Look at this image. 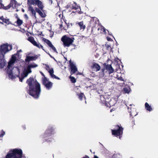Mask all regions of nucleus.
Wrapping results in <instances>:
<instances>
[{"mask_svg": "<svg viewBox=\"0 0 158 158\" xmlns=\"http://www.w3.org/2000/svg\"><path fill=\"white\" fill-rule=\"evenodd\" d=\"M27 4L37 5L38 8L43 11L44 6L42 2L40 0H27Z\"/></svg>", "mask_w": 158, "mask_h": 158, "instance_id": "obj_7", "label": "nucleus"}, {"mask_svg": "<svg viewBox=\"0 0 158 158\" xmlns=\"http://www.w3.org/2000/svg\"><path fill=\"white\" fill-rule=\"evenodd\" d=\"M132 124H135V121H132Z\"/></svg>", "mask_w": 158, "mask_h": 158, "instance_id": "obj_56", "label": "nucleus"}, {"mask_svg": "<svg viewBox=\"0 0 158 158\" xmlns=\"http://www.w3.org/2000/svg\"><path fill=\"white\" fill-rule=\"evenodd\" d=\"M11 66L9 67L8 65L7 72L9 76H11L13 74L12 69H11Z\"/></svg>", "mask_w": 158, "mask_h": 158, "instance_id": "obj_28", "label": "nucleus"}, {"mask_svg": "<svg viewBox=\"0 0 158 158\" xmlns=\"http://www.w3.org/2000/svg\"><path fill=\"white\" fill-rule=\"evenodd\" d=\"M64 21L65 22V23L66 24L67 27H63V29H64L65 30H66L67 29H68L69 27H70V26H72V24H69V23H67L66 22V20L65 21L64 20Z\"/></svg>", "mask_w": 158, "mask_h": 158, "instance_id": "obj_35", "label": "nucleus"}, {"mask_svg": "<svg viewBox=\"0 0 158 158\" xmlns=\"http://www.w3.org/2000/svg\"><path fill=\"white\" fill-rule=\"evenodd\" d=\"M22 52V50L21 49L17 51L18 52Z\"/></svg>", "mask_w": 158, "mask_h": 158, "instance_id": "obj_54", "label": "nucleus"}, {"mask_svg": "<svg viewBox=\"0 0 158 158\" xmlns=\"http://www.w3.org/2000/svg\"><path fill=\"white\" fill-rule=\"evenodd\" d=\"M130 89H131L130 87L127 86L124 88L123 90L124 93L128 94L130 92Z\"/></svg>", "mask_w": 158, "mask_h": 158, "instance_id": "obj_32", "label": "nucleus"}, {"mask_svg": "<svg viewBox=\"0 0 158 158\" xmlns=\"http://www.w3.org/2000/svg\"><path fill=\"white\" fill-rule=\"evenodd\" d=\"M43 40L54 51V52H57L56 50V48L54 46L52 45V43L49 40L45 38H44L43 39Z\"/></svg>", "mask_w": 158, "mask_h": 158, "instance_id": "obj_15", "label": "nucleus"}, {"mask_svg": "<svg viewBox=\"0 0 158 158\" xmlns=\"http://www.w3.org/2000/svg\"><path fill=\"white\" fill-rule=\"evenodd\" d=\"M38 57L36 56H27L26 58L25 59V60L26 62H29L31 60H35Z\"/></svg>", "mask_w": 158, "mask_h": 158, "instance_id": "obj_23", "label": "nucleus"}, {"mask_svg": "<svg viewBox=\"0 0 158 158\" xmlns=\"http://www.w3.org/2000/svg\"><path fill=\"white\" fill-rule=\"evenodd\" d=\"M118 80H119L122 81H124V79L122 77H118Z\"/></svg>", "mask_w": 158, "mask_h": 158, "instance_id": "obj_45", "label": "nucleus"}, {"mask_svg": "<svg viewBox=\"0 0 158 158\" xmlns=\"http://www.w3.org/2000/svg\"><path fill=\"white\" fill-rule=\"evenodd\" d=\"M98 31L100 30V33L101 34L106 33V29L103 27L98 28Z\"/></svg>", "mask_w": 158, "mask_h": 158, "instance_id": "obj_29", "label": "nucleus"}, {"mask_svg": "<svg viewBox=\"0 0 158 158\" xmlns=\"http://www.w3.org/2000/svg\"><path fill=\"white\" fill-rule=\"evenodd\" d=\"M54 71L53 69L50 70L49 71V73L51 77L53 78H55L57 79H60V78L55 76L53 74Z\"/></svg>", "mask_w": 158, "mask_h": 158, "instance_id": "obj_27", "label": "nucleus"}, {"mask_svg": "<svg viewBox=\"0 0 158 158\" xmlns=\"http://www.w3.org/2000/svg\"><path fill=\"white\" fill-rule=\"evenodd\" d=\"M65 7L66 9L70 8L78 12H79L81 10V7L74 2H69Z\"/></svg>", "mask_w": 158, "mask_h": 158, "instance_id": "obj_5", "label": "nucleus"}, {"mask_svg": "<svg viewBox=\"0 0 158 158\" xmlns=\"http://www.w3.org/2000/svg\"><path fill=\"white\" fill-rule=\"evenodd\" d=\"M62 27H63V25L62 24H61L60 25V28H61Z\"/></svg>", "mask_w": 158, "mask_h": 158, "instance_id": "obj_52", "label": "nucleus"}, {"mask_svg": "<svg viewBox=\"0 0 158 158\" xmlns=\"http://www.w3.org/2000/svg\"><path fill=\"white\" fill-rule=\"evenodd\" d=\"M28 10L31 12L32 16H33L35 19L36 18V12L33 7L31 6V5L29 4Z\"/></svg>", "mask_w": 158, "mask_h": 158, "instance_id": "obj_17", "label": "nucleus"}, {"mask_svg": "<svg viewBox=\"0 0 158 158\" xmlns=\"http://www.w3.org/2000/svg\"><path fill=\"white\" fill-rule=\"evenodd\" d=\"M0 19L2 21V22L8 25L10 23L9 19H6L4 18L3 16L0 17Z\"/></svg>", "mask_w": 158, "mask_h": 158, "instance_id": "obj_25", "label": "nucleus"}, {"mask_svg": "<svg viewBox=\"0 0 158 158\" xmlns=\"http://www.w3.org/2000/svg\"><path fill=\"white\" fill-rule=\"evenodd\" d=\"M28 66L30 67L31 68H34L35 67H36L37 66V65L36 64H31L28 65Z\"/></svg>", "mask_w": 158, "mask_h": 158, "instance_id": "obj_40", "label": "nucleus"}, {"mask_svg": "<svg viewBox=\"0 0 158 158\" xmlns=\"http://www.w3.org/2000/svg\"><path fill=\"white\" fill-rule=\"evenodd\" d=\"M128 111L129 113H130V115L131 116H132V118L133 117V116H135L137 115V114H133L132 112H131V108H129L128 107Z\"/></svg>", "mask_w": 158, "mask_h": 158, "instance_id": "obj_37", "label": "nucleus"}, {"mask_svg": "<svg viewBox=\"0 0 158 158\" xmlns=\"http://www.w3.org/2000/svg\"><path fill=\"white\" fill-rule=\"evenodd\" d=\"M26 83L29 86L28 94L34 98H38L41 91L40 84L32 77L27 79Z\"/></svg>", "mask_w": 158, "mask_h": 158, "instance_id": "obj_1", "label": "nucleus"}, {"mask_svg": "<svg viewBox=\"0 0 158 158\" xmlns=\"http://www.w3.org/2000/svg\"><path fill=\"white\" fill-rule=\"evenodd\" d=\"M4 58L0 56V68L1 69L3 68L6 65V60Z\"/></svg>", "mask_w": 158, "mask_h": 158, "instance_id": "obj_19", "label": "nucleus"}, {"mask_svg": "<svg viewBox=\"0 0 158 158\" xmlns=\"http://www.w3.org/2000/svg\"><path fill=\"white\" fill-rule=\"evenodd\" d=\"M42 84L48 90L51 89L53 85V83L51 81H49L46 77L43 79Z\"/></svg>", "mask_w": 158, "mask_h": 158, "instance_id": "obj_8", "label": "nucleus"}, {"mask_svg": "<svg viewBox=\"0 0 158 158\" xmlns=\"http://www.w3.org/2000/svg\"><path fill=\"white\" fill-rule=\"evenodd\" d=\"M97 19V18L95 17L91 18L89 23L90 26H94L96 23V20Z\"/></svg>", "mask_w": 158, "mask_h": 158, "instance_id": "obj_21", "label": "nucleus"}, {"mask_svg": "<svg viewBox=\"0 0 158 158\" xmlns=\"http://www.w3.org/2000/svg\"><path fill=\"white\" fill-rule=\"evenodd\" d=\"M27 73H30L31 72V68L29 67L28 66L27 67Z\"/></svg>", "mask_w": 158, "mask_h": 158, "instance_id": "obj_41", "label": "nucleus"}, {"mask_svg": "<svg viewBox=\"0 0 158 158\" xmlns=\"http://www.w3.org/2000/svg\"><path fill=\"white\" fill-rule=\"evenodd\" d=\"M52 140V139L51 138H48L47 139H43V143L47 141V142H51Z\"/></svg>", "mask_w": 158, "mask_h": 158, "instance_id": "obj_38", "label": "nucleus"}, {"mask_svg": "<svg viewBox=\"0 0 158 158\" xmlns=\"http://www.w3.org/2000/svg\"><path fill=\"white\" fill-rule=\"evenodd\" d=\"M49 1H50V2H51V3H52V0H49Z\"/></svg>", "mask_w": 158, "mask_h": 158, "instance_id": "obj_59", "label": "nucleus"}, {"mask_svg": "<svg viewBox=\"0 0 158 158\" xmlns=\"http://www.w3.org/2000/svg\"><path fill=\"white\" fill-rule=\"evenodd\" d=\"M69 64L71 69L70 73L72 75L77 71V69L76 65L72 62L71 60L69 61Z\"/></svg>", "mask_w": 158, "mask_h": 158, "instance_id": "obj_11", "label": "nucleus"}, {"mask_svg": "<svg viewBox=\"0 0 158 158\" xmlns=\"http://www.w3.org/2000/svg\"><path fill=\"white\" fill-rule=\"evenodd\" d=\"M16 3H17V2L15 0H10V4L7 5L10 6V8L11 7L13 6L14 5V3L15 4H16Z\"/></svg>", "mask_w": 158, "mask_h": 158, "instance_id": "obj_34", "label": "nucleus"}, {"mask_svg": "<svg viewBox=\"0 0 158 158\" xmlns=\"http://www.w3.org/2000/svg\"><path fill=\"white\" fill-rule=\"evenodd\" d=\"M77 95L79 99L80 100H82L84 97L85 98V97L83 93H81L80 94H77Z\"/></svg>", "mask_w": 158, "mask_h": 158, "instance_id": "obj_31", "label": "nucleus"}, {"mask_svg": "<svg viewBox=\"0 0 158 158\" xmlns=\"http://www.w3.org/2000/svg\"><path fill=\"white\" fill-rule=\"evenodd\" d=\"M79 74L81 75V73H80V72H78V73H77V74Z\"/></svg>", "mask_w": 158, "mask_h": 158, "instance_id": "obj_58", "label": "nucleus"}, {"mask_svg": "<svg viewBox=\"0 0 158 158\" xmlns=\"http://www.w3.org/2000/svg\"><path fill=\"white\" fill-rule=\"evenodd\" d=\"M82 158H89L88 156L86 155L85 157H84Z\"/></svg>", "mask_w": 158, "mask_h": 158, "instance_id": "obj_50", "label": "nucleus"}, {"mask_svg": "<svg viewBox=\"0 0 158 158\" xmlns=\"http://www.w3.org/2000/svg\"><path fill=\"white\" fill-rule=\"evenodd\" d=\"M46 69L48 71V72L49 73V71L50 70L53 69L52 68L51 69H50V68L49 66L48 65L46 64Z\"/></svg>", "mask_w": 158, "mask_h": 158, "instance_id": "obj_39", "label": "nucleus"}, {"mask_svg": "<svg viewBox=\"0 0 158 158\" xmlns=\"http://www.w3.org/2000/svg\"><path fill=\"white\" fill-rule=\"evenodd\" d=\"M104 67H105V69L108 71L109 74L113 73L114 71V69L112 67L111 64H107L106 63L103 64Z\"/></svg>", "mask_w": 158, "mask_h": 158, "instance_id": "obj_12", "label": "nucleus"}, {"mask_svg": "<svg viewBox=\"0 0 158 158\" xmlns=\"http://www.w3.org/2000/svg\"><path fill=\"white\" fill-rule=\"evenodd\" d=\"M35 10L39 14V15L42 18H44L46 16V15L44 12H42L39 8L37 7H35Z\"/></svg>", "mask_w": 158, "mask_h": 158, "instance_id": "obj_20", "label": "nucleus"}, {"mask_svg": "<svg viewBox=\"0 0 158 158\" xmlns=\"http://www.w3.org/2000/svg\"><path fill=\"white\" fill-rule=\"evenodd\" d=\"M18 72H19V69L18 68Z\"/></svg>", "mask_w": 158, "mask_h": 158, "instance_id": "obj_61", "label": "nucleus"}, {"mask_svg": "<svg viewBox=\"0 0 158 158\" xmlns=\"http://www.w3.org/2000/svg\"><path fill=\"white\" fill-rule=\"evenodd\" d=\"M40 73L41 74V75L43 76L44 77V78L45 77H46L45 76V75H44V74L42 72H40Z\"/></svg>", "mask_w": 158, "mask_h": 158, "instance_id": "obj_47", "label": "nucleus"}, {"mask_svg": "<svg viewBox=\"0 0 158 158\" xmlns=\"http://www.w3.org/2000/svg\"><path fill=\"white\" fill-rule=\"evenodd\" d=\"M2 0H0V3H2Z\"/></svg>", "mask_w": 158, "mask_h": 158, "instance_id": "obj_57", "label": "nucleus"}, {"mask_svg": "<svg viewBox=\"0 0 158 158\" xmlns=\"http://www.w3.org/2000/svg\"><path fill=\"white\" fill-rule=\"evenodd\" d=\"M43 40L54 51V52H57L56 50V48L54 46L52 45V43L49 40L45 38H44L43 39Z\"/></svg>", "mask_w": 158, "mask_h": 158, "instance_id": "obj_14", "label": "nucleus"}, {"mask_svg": "<svg viewBox=\"0 0 158 158\" xmlns=\"http://www.w3.org/2000/svg\"><path fill=\"white\" fill-rule=\"evenodd\" d=\"M76 24H77V25L80 27V30H84L85 29V26L84 24L83 21L80 22H77L76 23Z\"/></svg>", "mask_w": 158, "mask_h": 158, "instance_id": "obj_24", "label": "nucleus"}, {"mask_svg": "<svg viewBox=\"0 0 158 158\" xmlns=\"http://www.w3.org/2000/svg\"><path fill=\"white\" fill-rule=\"evenodd\" d=\"M16 60V57L15 55H13L8 63V66H12L15 62Z\"/></svg>", "mask_w": 158, "mask_h": 158, "instance_id": "obj_18", "label": "nucleus"}, {"mask_svg": "<svg viewBox=\"0 0 158 158\" xmlns=\"http://www.w3.org/2000/svg\"><path fill=\"white\" fill-rule=\"evenodd\" d=\"M69 78L72 83H75L76 82V79L73 77L70 76L69 77Z\"/></svg>", "mask_w": 158, "mask_h": 158, "instance_id": "obj_36", "label": "nucleus"}, {"mask_svg": "<svg viewBox=\"0 0 158 158\" xmlns=\"http://www.w3.org/2000/svg\"><path fill=\"white\" fill-rule=\"evenodd\" d=\"M19 77V81L21 82H22L23 80L24 79V77L22 76L21 78L20 77Z\"/></svg>", "mask_w": 158, "mask_h": 158, "instance_id": "obj_43", "label": "nucleus"}, {"mask_svg": "<svg viewBox=\"0 0 158 158\" xmlns=\"http://www.w3.org/2000/svg\"><path fill=\"white\" fill-rule=\"evenodd\" d=\"M115 129L111 130L112 135L116 137L118 136L119 139H120L123 134V128L118 125H117L115 126Z\"/></svg>", "mask_w": 158, "mask_h": 158, "instance_id": "obj_4", "label": "nucleus"}, {"mask_svg": "<svg viewBox=\"0 0 158 158\" xmlns=\"http://www.w3.org/2000/svg\"><path fill=\"white\" fill-rule=\"evenodd\" d=\"M117 103V100H115L114 98L112 99L111 98V97L110 98V100L108 102H107L106 103V106L107 107L110 108L111 106H113Z\"/></svg>", "mask_w": 158, "mask_h": 158, "instance_id": "obj_13", "label": "nucleus"}, {"mask_svg": "<svg viewBox=\"0 0 158 158\" xmlns=\"http://www.w3.org/2000/svg\"><path fill=\"white\" fill-rule=\"evenodd\" d=\"M61 41L63 43L64 47H69L73 44L75 39L73 37H70L67 35H65L61 38Z\"/></svg>", "mask_w": 158, "mask_h": 158, "instance_id": "obj_2", "label": "nucleus"}, {"mask_svg": "<svg viewBox=\"0 0 158 158\" xmlns=\"http://www.w3.org/2000/svg\"><path fill=\"white\" fill-rule=\"evenodd\" d=\"M145 108L147 110L150 112L152 110V109L151 106L147 103L146 102L145 104Z\"/></svg>", "mask_w": 158, "mask_h": 158, "instance_id": "obj_26", "label": "nucleus"}, {"mask_svg": "<svg viewBox=\"0 0 158 158\" xmlns=\"http://www.w3.org/2000/svg\"><path fill=\"white\" fill-rule=\"evenodd\" d=\"M58 2H63V0H56Z\"/></svg>", "mask_w": 158, "mask_h": 158, "instance_id": "obj_49", "label": "nucleus"}, {"mask_svg": "<svg viewBox=\"0 0 158 158\" xmlns=\"http://www.w3.org/2000/svg\"><path fill=\"white\" fill-rule=\"evenodd\" d=\"M106 47L108 49H111V47L108 44L106 45Z\"/></svg>", "mask_w": 158, "mask_h": 158, "instance_id": "obj_44", "label": "nucleus"}, {"mask_svg": "<svg viewBox=\"0 0 158 158\" xmlns=\"http://www.w3.org/2000/svg\"><path fill=\"white\" fill-rule=\"evenodd\" d=\"M10 9V6H4L2 3H0V9H3L4 10H7Z\"/></svg>", "mask_w": 158, "mask_h": 158, "instance_id": "obj_30", "label": "nucleus"}, {"mask_svg": "<svg viewBox=\"0 0 158 158\" xmlns=\"http://www.w3.org/2000/svg\"><path fill=\"white\" fill-rule=\"evenodd\" d=\"M24 17L25 19H28V17L27 15V14L24 15Z\"/></svg>", "mask_w": 158, "mask_h": 158, "instance_id": "obj_46", "label": "nucleus"}, {"mask_svg": "<svg viewBox=\"0 0 158 158\" xmlns=\"http://www.w3.org/2000/svg\"><path fill=\"white\" fill-rule=\"evenodd\" d=\"M105 67H104L103 69H102V76H103L104 77V75H105V73H104V71H105Z\"/></svg>", "mask_w": 158, "mask_h": 158, "instance_id": "obj_42", "label": "nucleus"}, {"mask_svg": "<svg viewBox=\"0 0 158 158\" xmlns=\"http://www.w3.org/2000/svg\"><path fill=\"white\" fill-rule=\"evenodd\" d=\"M114 109H111L110 110V112H113V111H114Z\"/></svg>", "mask_w": 158, "mask_h": 158, "instance_id": "obj_53", "label": "nucleus"}, {"mask_svg": "<svg viewBox=\"0 0 158 158\" xmlns=\"http://www.w3.org/2000/svg\"><path fill=\"white\" fill-rule=\"evenodd\" d=\"M92 68L95 69V71L97 72L100 70L101 67L97 63H94L91 66Z\"/></svg>", "mask_w": 158, "mask_h": 158, "instance_id": "obj_22", "label": "nucleus"}, {"mask_svg": "<svg viewBox=\"0 0 158 158\" xmlns=\"http://www.w3.org/2000/svg\"><path fill=\"white\" fill-rule=\"evenodd\" d=\"M28 73H24V76H23L24 77H26L27 75V74H28Z\"/></svg>", "mask_w": 158, "mask_h": 158, "instance_id": "obj_48", "label": "nucleus"}, {"mask_svg": "<svg viewBox=\"0 0 158 158\" xmlns=\"http://www.w3.org/2000/svg\"><path fill=\"white\" fill-rule=\"evenodd\" d=\"M12 49L11 45L8 43L3 44L0 46V56L4 57L5 54Z\"/></svg>", "mask_w": 158, "mask_h": 158, "instance_id": "obj_3", "label": "nucleus"}, {"mask_svg": "<svg viewBox=\"0 0 158 158\" xmlns=\"http://www.w3.org/2000/svg\"><path fill=\"white\" fill-rule=\"evenodd\" d=\"M93 158H99L98 156H97L96 155H94V157Z\"/></svg>", "mask_w": 158, "mask_h": 158, "instance_id": "obj_51", "label": "nucleus"}, {"mask_svg": "<svg viewBox=\"0 0 158 158\" xmlns=\"http://www.w3.org/2000/svg\"><path fill=\"white\" fill-rule=\"evenodd\" d=\"M55 133L54 129L52 127H48L46 130L43 135H42V138L44 139L51 136Z\"/></svg>", "mask_w": 158, "mask_h": 158, "instance_id": "obj_6", "label": "nucleus"}, {"mask_svg": "<svg viewBox=\"0 0 158 158\" xmlns=\"http://www.w3.org/2000/svg\"><path fill=\"white\" fill-rule=\"evenodd\" d=\"M48 54L51 57H52V56H51V55L49 53H48Z\"/></svg>", "mask_w": 158, "mask_h": 158, "instance_id": "obj_60", "label": "nucleus"}, {"mask_svg": "<svg viewBox=\"0 0 158 158\" xmlns=\"http://www.w3.org/2000/svg\"><path fill=\"white\" fill-rule=\"evenodd\" d=\"M43 40L54 51V52H57L56 50V48L54 46L52 45V43L49 40L45 38H44L43 39Z\"/></svg>", "mask_w": 158, "mask_h": 158, "instance_id": "obj_16", "label": "nucleus"}, {"mask_svg": "<svg viewBox=\"0 0 158 158\" xmlns=\"http://www.w3.org/2000/svg\"><path fill=\"white\" fill-rule=\"evenodd\" d=\"M28 40L34 46L37 47L39 48H41L44 51L43 47L39 43H37L35 40L34 37L31 36L28 38Z\"/></svg>", "mask_w": 158, "mask_h": 158, "instance_id": "obj_10", "label": "nucleus"}, {"mask_svg": "<svg viewBox=\"0 0 158 158\" xmlns=\"http://www.w3.org/2000/svg\"><path fill=\"white\" fill-rule=\"evenodd\" d=\"M17 19L16 22L17 25L18 26H20L23 23V21L22 20L20 19L19 18L17 17Z\"/></svg>", "mask_w": 158, "mask_h": 158, "instance_id": "obj_33", "label": "nucleus"}, {"mask_svg": "<svg viewBox=\"0 0 158 158\" xmlns=\"http://www.w3.org/2000/svg\"><path fill=\"white\" fill-rule=\"evenodd\" d=\"M0 23L2 24H3V23L2 22H1L0 21Z\"/></svg>", "mask_w": 158, "mask_h": 158, "instance_id": "obj_55", "label": "nucleus"}, {"mask_svg": "<svg viewBox=\"0 0 158 158\" xmlns=\"http://www.w3.org/2000/svg\"><path fill=\"white\" fill-rule=\"evenodd\" d=\"M110 95L106 94L103 95H101L100 97V102L106 106V103L110 101Z\"/></svg>", "mask_w": 158, "mask_h": 158, "instance_id": "obj_9", "label": "nucleus"}]
</instances>
